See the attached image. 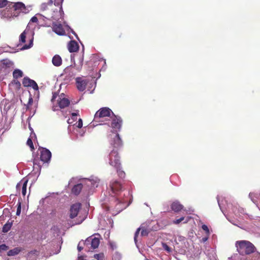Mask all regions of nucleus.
Wrapping results in <instances>:
<instances>
[{
  "mask_svg": "<svg viewBox=\"0 0 260 260\" xmlns=\"http://www.w3.org/2000/svg\"><path fill=\"white\" fill-rule=\"evenodd\" d=\"M109 190V194L112 198L110 203H114L115 206L113 208V205H111L108 207V210L115 209L116 215L128 206L129 204L126 203L128 201L129 203L131 202L132 194L129 191L123 190L121 183L116 180L110 181Z\"/></svg>",
  "mask_w": 260,
  "mask_h": 260,
  "instance_id": "1",
  "label": "nucleus"
},
{
  "mask_svg": "<svg viewBox=\"0 0 260 260\" xmlns=\"http://www.w3.org/2000/svg\"><path fill=\"white\" fill-rule=\"evenodd\" d=\"M237 253H234L228 260H260V253L256 252L251 256L250 254L254 252L255 247L248 241L241 240L236 242Z\"/></svg>",
  "mask_w": 260,
  "mask_h": 260,
  "instance_id": "2",
  "label": "nucleus"
},
{
  "mask_svg": "<svg viewBox=\"0 0 260 260\" xmlns=\"http://www.w3.org/2000/svg\"><path fill=\"white\" fill-rule=\"evenodd\" d=\"M100 182V179L94 176H91L89 178H81L79 183L74 185L72 192L74 194L78 195L82 190L85 193L89 194L99 186Z\"/></svg>",
  "mask_w": 260,
  "mask_h": 260,
  "instance_id": "3",
  "label": "nucleus"
},
{
  "mask_svg": "<svg viewBox=\"0 0 260 260\" xmlns=\"http://www.w3.org/2000/svg\"><path fill=\"white\" fill-rule=\"evenodd\" d=\"M217 200L220 210L226 216L228 220L234 225L238 226L237 223L232 219V217L233 216L232 214H234L237 219L239 220L241 217H242V216L245 214L244 209L239 207L237 204L235 205L234 206L232 204H228L227 206L229 210V214L226 215L223 209V205H224L223 203H226L227 201L225 200L222 196H217Z\"/></svg>",
  "mask_w": 260,
  "mask_h": 260,
  "instance_id": "4",
  "label": "nucleus"
},
{
  "mask_svg": "<svg viewBox=\"0 0 260 260\" xmlns=\"http://www.w3.org/2000/svg\"><path fill=\"white\" fill-rule=\"evenodd\" d=\"M100 235L99 234L88 237L85 241H81L79 242L77 249L79 251L84 249L87 252L92 251L97 248L100 244Z\"/></svg>",
  "mask_w": 260,
  "mask_h": 260,
  "instance_id": "5",
  "label": "nucleus"
},
{
  "mask_svg": "<svg viewBox=\"0 0 260 260\" xmlns=\"http://www.w3.org/2000/svg\"><path fill=\"white\" fill-rule=\"evenodd\" d=\"M111 114L114 115L112 110L107 107L101 108L95 114L93 120L92 122V125L108 124L107 122V118L110 117Z\"/></svg>",
  "mask_w": 260,
  "mask_h": 260,
  "instance_id": "6",
  "label": "nucleus"
},
{
  "mask_svg": "<svg viewBox=\"0 0 260 260\" xmlns=\"http://www.w3.org/2000/svg\"><path fill=\"white\" fill-rule=\"evenodd\" d=\"M81 208V204L79 203H76L73 204L70 208V217L71 219H73L77 217L79 214V216L76 218V220L73 221L72 223H70V225L72 226L76 224H79L81 223L85 219L86 216V213L85 212V215L81 216V213H79Z\"/></svg>",
  "mask_w": 260,
  "mask_h": 260,
  "instance_id": "7",
  "label": "nucleus"
},
{
  "mask_svg": "<svg viewBox=\"0 0 260 260\" xmlns=\"http://www.w3.org/2000/svg\"><path fill=\"white\" fill-rule=\"evenodd\" d=\"M80 66L76 69L71 66L67 67L63 71L61 76L64 80L65 84H68L75 78V76L77 72H79L82 66L83 61V55H82L80 58Z\"/></svg>",
  "mask_w": 260,
  "mask_h": 260,
  "instance_id": "8",
  "label": "nucleus"
},
{
  "mask_svg": "<svg viewBox=\"0 0 260 260\" xmlns=\"http://www.w3.org/2000/svg\"><path fill=\"white\" fill-rule=\"evenodd\" d=\"M34 32L33 30H30L29 29L26 28L23 32H22L19 37V44L21 45L26 42V39L28 38L29 44H25L23 46L21 50H26L30 48L33 45Z\"/></svg>",
  "mask_w": 260,
  "mask_h": 260,
  "instance_id": "9",
  "label": "nucleus"
},
{
  "mask_svg": "<svg viewBox=\"0 0 260 260\" xmlns=\"http://www.w3.org/2000/svg\"><path fill=\"white\" fill-rule=\"evenodd\" d=\"M9 8H14L13 14L11 16H5L3 15L5 17H11V16L17 17L20 13L26 14L30 11V6H25V5L22 2L12 3H10Z\"/></svg>",
  "mask_w": 260,
  "mask_h": 260,
  "instance_id": "10",
  "label": "nucleus"
},
{
  "mask_svg": "<svg viewBox=\"0 0 260 260\" xmlns=\"http://www.w3.org/2000/svg\"><path fill=\"white\" fill-rule=\"evenodd\" d=\"M57 98V106H53L52 110L53 111H55L58 110V107L60 109H63L67 107H68L70 104V100L68 98L65 97V95L63 93H61L60 95L58 96L56 93H54L53 94L52 98L51 99V102L53 103L55 101V99Z\"/></svg>",
  "mask_w": 260,
  "mask_h": 260,
  "instance_id": "11",
  "label": "nucleus"
},
{
  "mask_svg": "<svg viewBox=\"0 0 260 260\" xmlns=\"http://www.w3.org/2000/svg\"><path fill=\"white\" fill-rule=\"evenodd\" d=\"M109 164L114 167L118 168L120 166V157L117 150L112 149L108 155Z\"/></svg>",
  "mask_w": 260,
  "mask_h": 260,
  "instance_id": "12",
  "label": "nucleus"
},
{
  "mask_svg": "<svg viewBox=\"0 0 260 260\" xmlns=\"http://www.w3.org/2000/svg\"><path fill=\"white\" fill-rule=\"evenodd\" d=\"M186 238L182 236H177L174 239V247L180 250L181 253L185 251V249L187 247Z\"/></svg>",
  "mask_w": 260,
  "mask_h": 260,
  "instance_id": "13",
  "label": "nucleus"
},
{
  "mask_svg": "<svg viewBox=\"0 0 260 260\" xmlns=\"http://www.w3.org/2000/svg\"><path fill=\"white\" fill-rule=\"evenodd\" d=\"M109 142L113 149L118 150L122 146V141L117 133H114L110 136Z\"/></svg>",
  "mask_w": 260,
  "mask_h": 260,
  "instance_id": "14",
  "label": "nucleus"
},
{
  "mask_svg": "<svg viewBox=\"0 0 260 260\" xmlns=\"http://www.w3.org/2000/svg\"><path fill=\"white\" fill-rule=\"evenodd\" d=\"M63 2V0H55L54 2V5L57 6H60L59 10L54 11L53 13L51 16V18L53 20H58L60 18H61L62 17V15L63 14L62 9V4Z\"/></svg>",
  "mask_w": 260,
  "mask_h": 260,
  "instance_id": "15",
  "label": "nucleus"
},
{
  "mask_svg": "<svg viewBox=\"0 0 260 260\" xmlns=\"http://www.w3.org/2000/svg\"><path fill=\"white\" fill-rule=\"evenodd\" d=\"M22 84L25 87H31L36 91L39 90L38 84L36 81L30 79L27 77H25L23 78L22 81Z\"/></svg>",
  "mask_w": 260,
  "mask_h": 260,
  "instance_id": "16",
  "label": "nucleus"
},
{
  "mask_svg": "<svg viewBox=\"0 0 260 260\" xmlns=\"http://www.w3.org/2000/svg\"><path fill=\"white\" fill-rule=\"evenodd\" d=\"M113 117L112 118L111 127L114 129L120 130L121 129L122 120L120 117L113 115Z\"/></svg>",
  "mask_w": 260,
  "mask_h": 260,
  "instance_id": "17",
  "label": "nucleus"
},
{
  "mask_svg": "<svg viewBox=\"0 0 260 260\" xmlns=\"http://www.w3.org/2000/svg\"><path fill=\"white\" fill-rule=\"evenodd\" d=\"M51 157V153L47 149L43 148L41 151L40 159L44 162H48Z\"/></svg>",
  "mask_w": 260,
  "mask_h": 260,
  "instance_id": "18",
  "label": "nucleus"
},
{
  "mask_svg": "<svg viewBox=\"0 0 260 260\" xmlns=\"http://www.w3.org/2000/svg\"><path fill=\"white\" fill-rule=\"evenodd\" d=\"M77 88L80 91H84L87 84V81L86 79L82 77H77L76 78Z\"/></svg>",
  "mask_w": 260,
  "mask_h": 260,
  "instance_id": "19",
  "label": "nucleus"
},
{
  "mask_svg": "<svg viewBox=\"0 0 260 260\" xmlns=\"http://www.w3.org/2000/svg\"><path fill=\"white\" fill-rule=\"evenodd\" d=\"M28 182V180L25 178L22 179L16 185V189L17 191H20L21 189L22 194L25 196L26 193V187Z\"/></svg>",
  "mask_w": 260,
  "mask_h": 260,
  "instance_id": "20",
  "label": "nucleus"
},
{
  "mask_svg": "<svg viewBox=\"0 0 260 260\" xmlns=\"http://www.w3.org/2000/svg\"><path fill=\"white\" fill-rule=\"evenodd\" d=\"M52 29L58 35L62 36L65 34V31L60 23L53 22L52 24Z\"/></svg>",
  "mask_w": 260,
  "mask_h": 260,
  "instance_id": "21",
  "label": "nucleus"
},
{
  "mask_svg": "<svg viewBox=\"0 0 260 260\" xmlns=\"http://www.w3.org/2000/svg\"><path fill=\"white\" fill-rule=\"evenodd\" d=\"M205 253L209 260H216V253L213 248L209 247L207 248Z\"/></svg>",
  "mask_w": 260,
  "mask_h": 260,
  "instance_id": "22",
  "label": "nucleus"
},
{
  "mask_svg": "<svg viewBox=\"0 0 260 260\" xmlns=\"http://www.w3.org/2000/svg\"><path fill=\"white\" fill-rule=\"evenodd\" d=\"M79 45L75 41H71L68 44V48L70 52H76L79 50Z\"/></svg>",
  "mask_w": 260,
  "mask_h": 260,
  "instance_id": "23",
  "label": "nucleus"
},
{
  "mask_svg": "<svg viewBox=\"0 0 260 260\" xmlns=\"http://www.w3.org/2000/svg\"><path fill=\"white\" fill-rule=\"evenodd\" d=\"M141 229H142L141 236H147L149 232V229H143L142 226L138 229L136 231V232H135V236H134V241H135V244L136 245L137 243V238L138 235L139 234L140 231Z\"/></svg>",
  "mask_w": 260,
  "mask_h": 260,
  "instance_id": "24",
  "label": "nucleus"
},
{
  "mask_svg": "<svg viewBox=\"0 0 260 260\" xmlns=\"http://www.w3.org/2000/svg\"><path fill=\"white\" fill-rule=\"evenodd\" d=\"M78 111H77L76 113H72V116L68 120V123L69 124V126H68V130L69 132L72 131V125L73 124V122L75 120H76L77 119V115L78 114Z\"/></svg>",
  "mask_w": 260,
  "mask_h": 260,
  "instance_id": "25",
  "label": "nucleus"
},
{
  "mask_svg": "<svg viewBox=\"0 0 260 260\" xmlns=\"http://www.w3.org/2000/svg\"><path fill=\"white\" fill-rule=\"evenodd\" d=\"M52 63L55 67H59L62 64L61 57L59 55H55L52 59Z\"/></svg>",
  "mask_w": 260,
  "mask_h": 260,
  "instance_id": "26",
  "label": "nucleus"
},
{
  "mask_svg": "<svg viewBox=\"0 0 260 260\" xmlns=\"http://www.w3.org/2000/svg\"><path fill=\"white\" fill-rule=\"evenodd\" d=\"M183 208V206L178 202L175 201L171 205V209L175 212H179Z\"/></svg>",
  "mask_w": 260,
  "mask_h": 260,
  "instance_id": "27",
  "label": "nucleus"
},
{
  "mask_svg": "<svg viewBox=\"0 0 260 260\" xmlns=\"http://www.w3.org/2000/svg\"><path fill=\"white\" fill-rule=\"evenodd\" d=\"M39 21V18L38 16H37V14L33 16L30 20L28 24H27V26L26 28L27 29H31V30H33V29L35 28V26H34L32 24V23H37Z\"/></svg>",
  "mask_w": 260,
  "mask_h": 260,
  "instance_id": "28",
  "label": "nucleus"
},
{
  "mask_svg": "<svg viewBox=\"0 0 260 260\" xmlns=\"http://www.w3.org/2000/svg\"><path fill=\"white\" fill-rule=\"evenodd\" d=\"M20 251L21 249L20 248L16 247L13 249L9 250L7 253V255L10 256H14L17 255Z\"/></svg>",
  "mask_w": 260,
  "mask_h": 260,
  "instance_id": "29",
  "label": "nucleus"
},
{
  "mask_svg": "<svg viewBox=\"0 0 260 260\" xmlns=\"http://www.w3.org/2000/svg\"><path fill=\"white\" fill-rule=\"evenodd\" d=\"M13 77L15 79L22 77L23 76V72L19 69H15L13 73Z\"/></svg>",
  "mask_w": 260,
  "mask_h": 260,
  "instance_id": "30",
  "label": "nucleus"
},
{
  "mask_svg": "<svg viewBox=\"0 0 260 260\" xmlns=\"http://www.w3.org/2000/svg\"><path fill=\"white\" fill-rule=\"evenodd\" d=\"M83 126L82 120L80 118L78 121L75 123H73L72 125V128H74L75 127L81 128Z\"/></svg>",
  "mask_w": 260,
  "mask_h": 260,
  "instance_id": "31",
  "label": "nucleus"
},
{
  "mask_svg": "<svg viewBox=\"0 0 260 260\" xmlns=\"http://www.w3.org/2000/svg\"><path fill=\"white\" fill-rule=\"evenodd\" d=\"M115 169L117 171L118 176L121 178H124L125 176V173L123 171L121 170L120 166H119L118 168L117 167V168Z\"/></svg>",
  "mask_w": 260,
  "mask_h": 260,
  "instance_id": "32",
  "label": "nucleus"
},
{
  "mask_svg": "<svg viewBox=\"0 0 260 260\" xmlns=\"http://www.w3.org/2000/svg\"><path fill=\"white\" fill-rule=\"evenodd\" d=\"M12 226V223L10 222H7L6 223L3 228V232L4 233H7L8 232Z\"/></svg>",
  "mask_w": 260,
  "mask_h": 260,
  "instance_id": "33",
  "label": "nucleus"
},
{
  "mask_svg": "<svg viewBox=\"0 0 260 260\" xmlns=\"http://www.w3.org/2000/svg\"><path fill=\"white\" fill-rule=\"evenodd\" d=\"M11 2H8L7 0H0V8H4L8 6L9 7V4Z\"/></svg>",
  "mask_w": 260,
  "mask_h": 260,
  "instance_id": "34",
  "label": "nucleus"
},
{
  "mask_svg": "<svg viewBox=\"0 0 260 260\" xmlns=\"http://www.w3.org/2000/svg\"><path fill=\"white\" fill-rule=\"evenodd\" d=\"M188 218H186V219H185V218L184 217H181L179 218V219H177L174 220V223L175 224H179L181 221H183L184 223H186L188 222Z\"/></svg>",
  "mask_w": 260,
  "mask_h": 260,
  "instance_id": "35",
  "label": "nucleus"
},
{
  "mask_svg": "<svg viewBox=\"0 0 260 260\" xmlns=\"http://www.w3.org/2000/svg\"><path fill=\"white\" fill-rule=\"evenodd\" d=\"M162 246L164 249L167 251L168 253L172 252V249L166 243H162Z\"/></svg>",
  "mask_w": 260,
  "mask_h": 260,
  "instance_id": "36",
  "label": "nucleus"
},
{
  "mask_svg": "<svg viewBox=\"0 0 260 260\" xmlns=\"http://www.w3.org/2000/svg\"><path fill=\"white\" fill-rule=\"evenodd\" d=\"M37 16H38L39 18V21H45L46 20H48L49 18L44 16V15L40 14H37Z\"/></svg>",
  "mask_w": 260,
  "mask_h": 260,
  "instance_id": "37",
  "label": "nucleus"
},
{
  "mask_svg": "<svg viewBox=\"0 0 260 260\" xmlns=\"http://www.w3.org/2000/svg\"><path fill=\"white\" fill-rule=\"evenodd\" d=\"M26 144L28 146H29V147L31 148V150L34 149V147L32 141L30 138H29L27 139Z\"/></svg>",
  "mask_w": 260,
  "mask_h": 260,
  "instance_id": "38",
  "label": "nucleus"
},
{
  "mask_svg": "<svg viewBox=\"0 0 260 260\" xmlns=\"http://www.w3.org/2000/svg\"><path fill=\"white\" fill-rule=\"evenodd\" d=\"M9 249V247L5 244L0 245V252L7 251Z\"/></svg>",
  "mask_w": 260,
  "mask_h": 260,
  "instance_id": "39",
  "label": "nucleus"
},
{
  "mask_svg": "<svg viewBox=\"0 0 260 260\" xmlns=\"http://www.w3.org/2000/svg\"><path fill=\"white\" fill-rule=\"evenodd\" d=\"M21 202H18L17 204V209L16 211V215L19 216L21 213Z\"/></svg>",
  "mask_w": 260,
  "mask_h": 260,
  "instance_id": "40",
  "label": "nucleus"
},
{
  "mask_svg": "<svg viewBox=\"0 0 260 260\" xmlns=\"http://www.w3.org/2000/svg\"><path fill=\"white\" fill-rule=\"evenodd\" d=\"M94 257L98 260H102L104 258V254L103 253H99L94 254Z\"/></svg>",
  "mask_w": 260,
  "mask_h": 260,
  "instance_id": "41",
  "label": "nucleus"
},
{
  "mask_svg": "<svg viewBox=\"0 0 260 260\" xmlns=\"http://www.w3.org/2000/svg\"><path fill=\"white\" fill-rule=\"evenodd\" d=\"M202 229L205 231L206 232V233L207 234V235H209V229L208 228V226L205 225V224H203L202 225Z\"/></svg>",
  "mask_w": 260,
  "mask_h": 260,
  "instance_id": "42",
  "label": "nucleus"
},
{
  "mask_svg": "<svg viewBox=\"0 0 260 260\" xmlns=\"http://www.w3.org/2000/svg\"><path fill=\"white\" fill-rule=\"evenodd\" d=\"M10 49H11V48L9 47H5L2 48V52H11V51H10Z\"/></svg>",
  "mask_w": 260,
  "mask_h": 260,
  "instance_id": "43",
  "label": "nucleus"
},
{
  "mask_svg": "<svg viewBox=\"0 0 260 260\" xmlns=\"http://www.w3.org/2000/svg\"><path fill=\"white\" fill-rule=\"evenodd\" d=\"M109 245L112 249H114L116 248V244L114 242H109Z\"/></svg>",
  "mask_w": 260,
  "mask_h": 260,
  "instance_id": "44",
  "label": "nucleus"
},
{
  "mask_svg": "<svg viewBox=\"0 0 260 260\" xmlns=\"http://www.w3.org/2000/svg\"><path fill=\"white\" fill-rule=\"evenodd\" d=\"M32 102H33L32 98V97L31 96V95H30V96H29V99H28V103H27V107H28L29 106H30V105L32 104Z\"/></svg>",
  "mask_w": 260,
  "mask_h": 260,
  "instance_id": "45",
  "label": "nucleus"
},
{
  "mask_svg": "<svg viewBox=\"0 0 260 260\" xmlns=\"http://www.w3.org/2000/svg\"><path fill=\"white\" fill-rule=\"evenodd\" d=\"M208 239V237H204L202 238V241L203 242H205L206 241H207Z\"/></svg>",
  "mask_w": 260,
  "mask_h": 260,
  "instance_id": "46",
  "label": "nucleus"
},
{
  "mask_svg": "<svg viewBox=\"0 0 260 260\" xmlns=\"http://www.w3.org/2000/svg\"><path fill=\"white\" fill-rule=\"evenodd\" d=\"M71 59L72 62H74L75 63V59L74 55H71Z\"/></svg>",
  "mask_w": 260,
  "mask_h": 260,
  "instance_id": "47",
  "label": "nucleus"
},
{
  "mask_svg": "<svg viewBox=\"0 0 260 260\" xmlns=\"http://www.w3.org/2000/svg\"><path fill=\"white\" fill-rule=\"evenodd\" d=\"M32 135H34L36 137L35 134L34 133H33L32 132V133H31V134L30 135V136H31Z\"/></svg>",
  "mask_w": 260,
  "mask_h": 260,
  "instance_id": "48",
  "label": "nucleus"
},
{
  "mask_svg": "<svg viewBox=\"0 0 260 260\" xmlns=\"http://www.w3.org/2000/svg\"><path fill=\"white\" fill-rule=\"evenodd\" d=\"M100 224L102 225V221L101 220L100 221Z\"/></svg>",
  "mask_w": 260,
  "mask_h": 260,
  "instance_id": "49",
  "label": "nucleus"
},
{
  "mask_svg": "<svg viewBox=\"0 0 260 260\" xmlns=\"http://www.w3.org/2000/svg\"><path fill=\"white\" fill-rule=\"evenodd\" d=\"M93 82L94 85V86H95V84H96V82H95V81H93Z\"/></svg>",
  "mask_w": 260,
  "mask_h": 260,
  "instance_id": "50",
  "label": "nucleus"
},
{
  "mask_svg": "<svg viewBox=\"0 0 260 260\" xmlns=\"http://www.w3.org/2000/svg\"><path fill=\"white\" fill-rule=\"evenodd\" d=\"M29 129H30V131H32V128H31L30 126H29Z\"/></svg>",
  "mask_w": 260,
  "mask_h": 260,
  "instance_id": "51",
  "label": "nucleus"
},
{
  "mask_svg": "<svg viewBox=\"0 0 260 260\" xmlns=\"http://www.w3.org/2000/svg\"><path fill=\"white\" fill-rule=\"evenodd\" d=\"M117 255H118L119 257H121V255H120L119 254H117Z\"/></svg>",
  "mask_w": 260,
  "mask_h": 260,
  "instance_id": "52",
  "label": "nucleus"
},
{
  "mask_svg": "<svg viewBox=\"0 0 260 260\" xmlns=\"http://www.w3.org/2000/svg\"><path fill=\"white\" fill-rule=\"evenodd\" d=\"M109 222H111V219H109Z\"/></svg>",
  "mask_w": 260,
  "mask_h": 260,
  "instance_id": "53",
  "label": "nucleus"
}]
</instances>
